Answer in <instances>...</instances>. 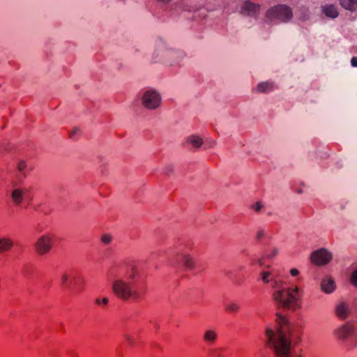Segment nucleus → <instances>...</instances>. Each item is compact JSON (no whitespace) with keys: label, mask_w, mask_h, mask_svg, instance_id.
Instances as JSON below:
<instances>
[{"label":"nucleus","mask_w":357,"mask_h":357,"mask_svg":"<svg viewBox=\"0 0 357 357\" xmlns=\"http://www.w3.org/2000/svg\"><path fill=\"white\" fill-rule=\"evenodd\" d=\"M278 252L279 250L277 247H272L266 251L265 257L272 259L278 254Z\"/></svg>","instance_id":"nucleus-24"},{"label":"nucleus","mask_w":357,"mask_h":357,"mask_svg":"<svg viewBox=\"0 0 357 357\" xmlns=\"http://www.w3.org/2000/svg\"><path fill=\"white\" fill-rule=\"evenodd\" d=\"M53 247V236L50 234L40 236L34 243L36 252L39 255H45L50 252Z\"/></svg>","instance_id":"nucleus-7"},{"label":"nucleus","mask_w":357,"mask_h":357,"mask_svg":"<svg viewBox=\"0 0 357 357\" xmlns=\"http://www.w3.org/2000/svg\"><path fill=\"white\" fill-rule=\"evenodd\" d=\"M252 208L256 211L259 212L263 208V205L261 202H257L252 206Z\"/></svg>","instance_id":"nucleus-30"},{"label":"nucleus","mask_w":357,"mask_h":357,"mask_svg":"<svg viewBox=\"0 0 357 357\" xmlns=\"http://www.w3.org/2000/svg\"><path fill=\"white\" fill-rule=\"evenodd\" d=\"M323 13L328 17L335 19L338 17L339 12L337 6L333 4H326L321 7Z\"/></svg>","instance_id":"nucleus-16"},{"label":"nucleus","mask_w":357,"mask_h":357,"mask_svg":"<svg viewBox=\"0 0 357 357\" xmlns=\"http://www.w3.org/2000/svg\"><path fill=\"white\" fill-rule=\"evenodd\" d=\"M258 263L259 264V265L262 266L264 264L263 258H261L260 259H259Z\"/></svg>","instance_id":"nucleus-37"},{"label":"nucleus","mask_w":357,"mask_h":357,"mask_svg":"<svg viewBox=\"0 0 357 357\" xmlns=\"http://www.w3.org/2000/svg\"><path fill=\"white\" fill-rule=\"evenodd\" d=\"M112 241V236L109 234H105L101 236V241L105 244H109Z\"/></svg>","instance_id":"nucleus-27"},{"label":"nucleus","mask_w":357,"mask_h":357,"mask_svg":"<svg viewBox=\"0 0 357 357\" xmlns=\"http://www.w3.org/2000/svg\"><path fill=\"white\" fill-rule=\"evenodd\" d=\"M161 103L160 94L155 90L149 89L142 96V104L147 109H156Z\"/></svg>","instance_id":"nucleus-6"},{"label":"nucleus","mask_w":357,"mask_h":357,"mask_svg":"<svg viewBox=\"0 0 357 357\" xmlns=\"http://www.w3.org/2000/svg\"><path fill=\"white\" fill-rule=\"evenodd\" d=\"M13 185L14 187H15V186L17 185L16 182H13Z\"/></svg>","instance_id":"nucleus-38"},{"label":"nucleus","mask_w":357,"mask_h":357,"mask_svg":"<svg viewBox=\"0 0 357 357\" xmlns=\"http://www.w3.org/2000/svg\"><path fill=\"white\" fill-rule=\"evenodd\" d=\"M139 277L135 267L127 270L114 268L108 274L114 294L124 301L131 299L138 302L144 298L147 286L144 282H139Z\"/></svg>","instance_id":"nucleus-1"},{"label":"nucleus","mask_w":357,"mask_h":357,"mask_svg":"<svg viewBox=\"0 0 357 357\" xmlns=\"http://www.w3.org/2000/svg\"><path fill=\"white\" fill-rule=\"evenodd\" d=\"M333 259V254L326 248H320L311 254V261L317 266L328 264Z\"/></svg>","instance_id":"nucleus-8"},{"label":"nucleus","mask_w":357,"mask_h":357,"mask_svg":"<svg viewBox=\"0 0 357 357\" xmlns=\"http://www.w3.org/2000/svg\"><path fill=\"white\" fill-rule=\"evenodd\" d=\"M79 128H75L73 130V132H71V134H70V137H73V135H74L77 134V133L79 132Z\"/></svg>","instance_id":"nucleus-36"},{"label":"nucleus","mask_w":357,"mask_h":357,"mask_svg":"<svg viewBox=\"0 0 357 357\" xmlns=\"http://www.w3.org/2000/svg\"><path fill=\"white\" fill-rule=\"evenodd\" d=\"M354 326L350 324H346L336 328L334 331V335L341 340H346L354 334Z\"/></svg>","instance_id":"nucleus-11"},{"label":"nucleus","mask_w":357,"mask_h":357,"mask_svg":"<svg viewBox=\"0 0 357 357\" xmlns=\"http://www.w3.org/2000/svg\"><path fill=\"white\" fill-rule=\"evenodd\" d=\"M265 235V231L264 229H259L256 234V238L257 240H260Z\"/></svg>","instance_id":"nucleus-32"},{"label":"nucleus","mask_w":357,"mask_h":357,"mask_svg":"<svg viewBox=\"0 0 357 357\" xmlns=\"http://www.w3.org/2000/svg\"><path fill=\"white\" fill-rule=\"evenodd\" d=\"M293 17L291 8L286 5L280 4L269 8L266 13V17L271 20H277L280 22H287Z\"/></svg>","instance_id":"nucleus-5"},{"label":"nucleus","mask_w":357,"mask_h":357,"mask_svg":"<svg viewBox=\"0 0 357 357\" xmlns=\"http://www.w3.org/2000/svg\"><path fill=\"white\" fill-rule=\"evenodd\" d=\"M271 273L270 272H266V271H264L261 273V279L263 280V282L266 284L268 283L270 281H272L273 282V284L274 283V279L273 278H271Z\"/></svg>","instance_id":"nucleus-26"},{"label":"nucleus","mask_w":357,"mask_h":357,"mask_svg":"<svg viewBox=\"0 0 357 357\" xmlns=\"http://www.w3.org/2000/svg\"><path fill=\"white\" fill-rule=\"evenodd\" d=\"M187 142L190 144L194 148H199L202 145L203 140L198 136L191 135L188 137Z\"/></svg>","instance_id":"nucleus-21"},{"label":"nucleus","mask_w":357,"mask_h":357,"mask_svg":"<svg viewBox=\"0 0 357 357\" xmlns=\"http://www.w3.org/2000/svg\"><path fill=\"white\" fill-rule=\"evenodd\" d=\"M351 282L353 284L357 287V269L352 273Z\"/></svg>","instance_id":"nucleus-31"},{"label":"nucleus","mask_w":357,"mask_h":357,"mask_svg":"<svg viewBox=\"0 0 357 357\" xmlns=\"http://www.w3.org/2000/svg\"><path fill=\"white\" fill-rule=\"evenodd\" d=\"M348 350H351L357 347V335L351 336V340L347 344Z\"/></svg>","instance_id":"nucleus-25"},{"label":"nucleus","mask_w":357,"mask_h":357,"mask_svg":"<svg viewBox=\"0 0 357 357\" xmlns=\"http://www.w3.org/2000/svg\"><path fill=\"white\" fill-rule=\"evenodd\" d=\"M335 313L339 318L346 319L349 313V306L344 302L339 303L336 307Z\"/></svg>","instance_id":"nucleus-17"},{"label":"nucleus","mask_w":357,"mask_h":357,"mask_svg":"<svg viewBox=\"0 0 357 357\" xmlns=\"http://www.w3.org/2000/svg\"><path fill=\"white\" fill-rule=\"evenodd\" d=\"M225 310L229 312H236L239 310V305L236 302H229L225 304Z\"/></svg>","instance_id":"nucleus-23"},{"label":"nucleus","mask_w":357,"mask_h":357,"mask_svg":"<svg viewBox=\"0 0 357 357\" xmlns=\"http://www.w3.org/2000/svg\"><path fill=\"white\" fill-rule=\"evenodd\" d=\"M321 288L326 294H331L335 289L334 280L331 278H324L321 282Z\"/></svg>","instance_id":"nucleus-15"},{"label":"nucleus","mask_w":357,"mask_h":357,"mask_svg":"<svg viewBox=\"0 0 357 357\" xmlns=\"http://www.w3.org/2000/svg\"><path fill=\"white\" fill-rule=\"evenodd\" d=\"M157 56H158V55H155V54H154V58H153V59L156 60Z\"/></svg>","instance_id":"nucleus-39"},{"label":"nucleus","mask_w":357,"mask_h":357,"mask_svg":"<svg viewBox=\"0 0 357 357\" xmlns=\"http://www.w3.org/2000/svg\"><path fill=\"white\" fill-rule=\"evenodd\" d=\"M260 8V5L246 1L242 7V13H246L248 15H252L257 13Z\"/></svg>","instance_id":"nucleus-14"},{"label":"nucleus","mask_w":357,"mask_h":357,"mask_svg":"<svg viewBox=\"0 0 357 357\" xmlns=\"http://www.w3.org/2000/svg\"><path fill=\"white\" fill-rule=\"evenodd\" d=\"M340 6L344 9L354 12L357 8V0H338Z\"/></svg>","instance_id":"nucleus-20"},{"label":"nucleus","mask_w":357,"mask_h":357,"mask_svg":"<svg viewBox=\"0 0 357 357\" xmlns=\"http://www.w3.org/2000/svg\"><path fill=\"white\" fill-rule=\"evenodd\" d=\"M96 304L98 305H107L109 303V299L107 297L103 298L102 299H100L99 298H96L95 300Z\"/></svg>","instance_id":"nucleus-28"},{"label":"nucleus","mask_w":357,"mask_h":357,"mask_svg":"<svg viewBox=\"0 0 357 357\" xmlns=\"http://www.w3.org/2000/svg\"><path fill=\"white\" fill-rule=\"evenodd\" d=\"M29 190L26 188H15L11 192V199L13 202L16 206H20L24 197L28 193Z\"/></svg>","instance_id":"nucleus-13"},{"label":"nucleus","mask_w":357,"mask_h":357,"mask_svg":"<svg viewBox=\"0 0 357 357\" xmlns=\"http://www.w3.org/2000/svg\"><path fill=\"white\" fill-rule=\"evenodd\" d=\"M17 170L20 174V176L25 178L26 176V171L27 170V165L26 161L20 160L17 165Z\"/></svg>","instance_id":"nucleus-22"},{"label":"nucleus","mask_w":357,"mask_h":357,"mask_svg":"<svg viewBox=\"0 0 357 357\" xmlns=\"http://www.w3.org/2000/svg\"><path fill=\"white\" fill-rule=\"evenodd\" d=\"M273 298L277 306L289 310L297 307L298 289L284 287L281 280H274Z\"/></svg>","instance_id":"nucleus-3"},{"label":"nucleus","mask_w":357,"mask_h":357,"mask_svg":"<svg viewBox=\"0 0 357 357\" xmlns=\"http://www.w3.org/2000/svg\"><path fill=\"white\" fill-rule=\"evenodd\" d=\"M61 287L72 295L83 290L84 279L77 277L72 271H65L60 276Z\"/></svg>","instance_id":"nucleus-4"},{"label":"nucleus","mask_w":357,"mask_h":357,"mask_svg":"<svg viewBox=\"0 0 357 357\" xmlns=\"http://www.w3.org/2000/svg\"><path fill=\"white\" fill-rule=\"evenodd\" d=\"M290 274L291 275V276L296 277V276L298 275L299 271L296 268H291L290 270Z\"/></svg>","instance_id":"nucleus-33"},{"label":"nucleus","mask_w":357,"mask_h":357,"mask_svg":"<svg viewBox=\"0 0 357 357\" xmlns=\"http://www.w3.org/2000/svg\"><path fill=\"white\" fill-rule=\"evenodd\" d=\"M124 338L129 345H130V346L134 345L135 340L131 335H130L128 334H126L124 335Z\"/></svg>","instance_id":"nucleus-29"},{"label":"nucleus","mask_w":357,"mask_h":357,"mask_svg":"<svg viewBox=\"0 0 357 357\" xmlns=\"http://www.w3.org/2000/svg\"><path fill=\"white\" fill-rule=\"evenodd\" d=\"M173 171V167L171 165H169L166 167V169H165V173L168 174H169L170 172H172Z\"/></svg>","instance_id":"nucleus-35"},{"label":"nucleus","mask_w":357,"mask_h":357,"mask_svg":"<svg viewBox=\"0 0 357 357\" xmlns=\"http://www.w3.org/2000/svg\"><path fill=\"white\" fill-rule=\"evenodd\" d=\"M275 85L272 82H262L257 84L256 90L259 93H267L273 91Z\"/></svg>","instance_id":"nucleus-18"},{"label":"nucleus","mask_w":357,"mask_h":357,"mask_svg":"<svg viewBox=\"0 0 357 357\" xmlns=\"http://www.w3.org/2000/svg\"><path fill=\"white\" fill-rule=\"evenodd\" d=\"M13 241L8 238H0V253L10 250L13 247Z\"/></svg>","instance_id":"nucleus-19"},{"label":"nucleus","mask_w":357,"mask_h":357,"mask_svg":"<svg viewBox=\"0 0 357 357\" xmlns=\"http://www.w3.org/2000/svg\"><path fill=\"white\" fill-rule=\"evenodd\" d=\"M179 260L182 262L183 266L186 270H192L195 266V260L192 256L187 253L179 252L177 254L176 259H172L171 261V264L172 265H176L178 264Z\"/></svg>","instance_id":"nucleus-10"},{"label":"nucleus","mask_w":357,"mask_h":357,"mask_svg":"<svg viewBox=\"0 0 357 357\" xmlns=\"http://www.w3.org/2000/svg\"><path fill=\"white\" fill-rule=\"evenodd\" d=\"M218 335L215 329L208 328L206 329L203 334V340L207 346L214 345L218 340Z\"/></svg>","instance_id":"nucleus-12"},{"label":"nucleus","mask_w":357,"mask_h":357,"mask_svg":"<svg viewBox=\"0 0 357 357\" xmlns=\"http://www.w3.org/2000/svg\"><path fill=\"white\" fill-rule=\"evenodd\" d=\"M276 322L278 328L273 331L267 328L266 335L268 339V344L273 348L276 357H301V356H294L291 351V326L287 318L280 314H276Z\"/></svg>","instance_id":"nucleus-2"},{"label":"nucleus","mask_w":357,"mask_h":357,"mask_svg":"<svg viewBox=\"0 0 357 357\" xmlns=\"http://www.w3.org/2000/svg\"><path fill=\"white\" fill-rule=\"evenodd\" d=\"M351 65L353 67H357V56H354L351 59Z\"/></svg>","instance_id":"nucleus-34"},{"label":"nucleus","mask_w":357,"mask_h":357,"mask_svg":"<svg viewBox=\"0 0 357 357\" xmlns=\"http://www.w3.org/2000/svg\"><path fill=\"white\" fill-rule=\"evenodd\" d=\"M185 56V54L182 50H166L162 54V58L164 61L169 65H174L178 63Z\"/></svg>","instance_id":"nucleus-9"}]
</instances>
